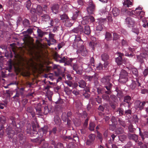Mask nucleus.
<instances>
[{"label":"nucleus","mask_w":148,"mask_h":148,"mask_svg":"<svg viewBox=\"0 0 148 148\" xmlns=\"http://www.w3.org/2000/svg\"><path fill=\"white\" fill-rule=\"evenodd\" d=\"M5 133L6 134V136L9 139H12L14 135L17 134H16V132L13 130L12 128L10 126H8L5 130Z\"/></svg>","instance_id":"6"},{"label":"nucleus","mask_w":148,"mask_h":148,"mask_svg":"<svg viewBox=\"0 0 148 148\" xmlns=\"http://www.w3.org/2000/svg\"><path fill=\"white\" fill-rule=\"evenodd\" d=\"M71 92L75 96H77L79 94V90L77 89H74L72 90Z\"/></svg>","instance_id":"64"},{"label":"nucleus","mask_w":148,"mask_h":148,"mask_svg":"<svg viewBox=\"0 0 148 148\" xmlns=\"http://www.w3.org/2000/svg\"><path fill=\"white\" fill-rule=\"evenodd\" d=\"M147 103H148V101H140L139 100L136 101L135 103L136 109L138 110H143Z\"/></svg>","instance_id":"10"},{"label":"nucleus","mask_w":148,"mask_h":148,"mask_svg":"<svg viewBox=\"0 0 148 148\" xmlns=\"http://www.w3.org/2000/svg\"><path fill=\"white\" fill-rule=\"evenodd\" d=\"M105 86L103 88H106L105 93L107 95H110L112 93V88L113 85L111 83L108 84L104 85Z\"/></svg>","instance_id":"17"},{"label":"nucleus","mask_w":148,"mask_h":148,"mask_svg":"<svg viewBox=\"0 0 148 148\" xmlns=\"http://www.w3.org/2000/svg\"><path fill=\"white\" fill-rule=\"evenodd\" d=\"M137 144L138 146H139L140 148H147V144L144 143V144L141 141H138L137 142Z\"/></svg>","instance_id":"40"},{"label":"nucleus","mask_w":148,"mask_h":148,"mask_svg":"<svg viewBox=\"0 0 148 148\" xmlns=\"http://www.w3.org/2000/svg\"><path fill=\"white\" fill-rule=\"evenodd\" d=\"M96 135L95 134H91L89 135L88 136L89 139L91 140L95 141V139Z\"/></svg>","instance_id":"58"},{"label":"nucleus","mask_w":148,"mask_h":148,"mask_svg":"<svg viewBox=\"0 0 148 148\" xmlns=\"http://www.w3.org/2000/svg\"><path fill=\"white\" fill-rule=\"evenodd\" d=\"M31 5V0H28L25 3L26 7L27 8L28 10H29L30 9Z\"/></svg>","instance_id":"49"},{"label":"nucleus","mask_w":148,"mask_h":148,"mask_svg":"<svg viewBox=\"0 0 148 148\" xmlns=\"http://www.w3.org/2000/svg\"><path fill=\"white\" fill-rule=\"evenodd\" d=\"M31 12L32 14L30 18V19L33 23L36 22L38 19L36 14L34 13V11H32V10H31Z\"/></svg>","instance_id":"27"},{"label":"nucleus","mask_w":148,"mask_h":148,"mask_svg":"<svg viewBox=\"0 0 148 148\" xmlns=\"http://www.w3.org/2000/svg\"><path fill=\"white\" fill-rule=\"evenodd\" d=\"M129 50L130 51L129 52H126L125 55L129 57H132L134 56L133 52L134 51V49L131 48H129Z\"/></svg>","instance_id":"30"},{"label":"nucleus","mask_w":148,"mask_h":148,"mask_svg":"<svg viewBox=\"0 0 148 148\" xmlns=\"http://www.w3.org/2000/svg\"><path fill=\"white\" fill-rule=\"evenodd\" d=\"M97 75L96 74H94L92 76H89L88 75H85L84 76V79L86 80L87 81L91 82L92 80L93 79H94L97 78Z\"/></svg>","instance_id":"29"},{"label":"nucleus","mask_w":148,"mask_h":148,"mask_svg":"<svg viewBox=\"0 0 148 148\" xmlns=\"http://www.w3.org/2000/svg\"><path fill=\"white\" fill-rule=\"evenodd\" d=\"M101 58L102 60L105 62H106L109 58V56L106 53L103 54L101 56Z\"/></svg>","instance_id":"43"},{"label":"nucleus","mask_w":148,"mask_h":148,"mask_svg":"<svg viewBox=\"0 0 148 148\" xmlns=\"http://www.w3.org/2000/svg\"><path fill=\"white\" fill-rule=\"evenodd\" d=\"M116 112H119V115L120 116H122L124 115V110L122 108H118Z\"/></svg>","instance_id":"54"},{"label":"nucleus","mask_w":148,"mask_h":148,"mask_svg":"<svg viewBox=\"0 0 148 148\" xmlns=\"http://www.w3.org/2000/svg\"><path fill=\"white\" fill-rule=\"evenodd\" d=\"M24 141H23V144L24 145L25 148H30L31 147L30 144L27 141H26L24 140Z\"/></svg>","instance_id":"51"},{"label":"nucleus","mask_w":148,"mask_h":148,"mask_svg":"<svg viewBox=\"0 0 148 148\" xmlns=\"http://www.w3.org/2000/svg\"><path fill=\"white\" fill-rule=\"evenodd\" d=\"M97 92L98 94L105 93V89L101 87H99L97 88Z\"/></svg>","instance_id":"45"},{"label":"nucleus","mask_w":148,"mask_h":148,"mask_svg":"<svg viewBox=\"0 0 148 148\" xmlns=\"http://www.w3.org/2000/svg\"><path fill=\"white\" fill-rule=\"evenodd\" d=\"M77 2L78 5L77 6V7H78V8H79V9H82V8L81 6H82L84 5L83 1L82 0H78Z\"/></svg>","instance_id":"52"},{"label":"nucleus","mask_w":148,"mask_h":148,"mask_svg":"<svg viewBox=\"0 0 148 148\" xmlns=\"http://www.w3.org/2000/svg\"><path fill=\"white\" fill-rule=\"evenodd\" d=\"M46 5H44L43 8L40 5H38L36 10L38 13L40 14L42 20L45 21H46L45 19L46 18V15L44 12L46 13Z\"/></svg>","instance_id":"4"},{"label":"nucleus","mask_w":148,"mask_h":148,"mask_svg":"<svg viewBox=\"0 0 148 148\" xmlns=\"http://www.w3.org/2000/svg\"><path fill=\"white\" fill-rule=\"evenodd\" d=\"M105 39L107 41L110 40L112 39V35L109 32H106L105 34Z\"/></svg>","instance_id":"38"},{"label":"nucleus","mask_w":148,"mask_h":148,"mask_svg":"<svg viewBox=\"0 0 148 148\" xmlns=\"http://www.w3.org/2000/svg\"><path fill=\"white\" fill-rule=\"evenodd\" d=\"M60 121V119L58 116L56 115L55 116L54 121L56 124H58L59 123Z\"/></svg>","instance_id":"53"},{"label":"nucleus","mask_w":148,"mask_h":148,"mask_svg":"<svg viewBox=\"0 0 148 148\" xmlns=\"http://www.w3.org/2000/svg\"><path fill=\"white\" fill-rule=\"evenodd\" d=\"M20 93L18 92H16V95L12 98L14 99V101L16 102H19L20 101Z\"/></svg>","instance_id":"44"},{"label":"nucleus","mask_w":148,"mask_h":148,"mask_svg":"<svg viewBox=\"0 0 148 148\" xmlns=\"http://www.w3.org/2000/svg\"><path fill=\"white\" fill-rule=\"evenodd\" d=\"M127 68L131 71V73L133 77H137L138 75V72L137 69L134 67H129Z\"/></svg>","instance_id":"23"},{"label":"nucleus","mask_w":148,"mask_h":148,"mask_svg":"<svg viewBox=\"0 0 148 148\" xmlns=\"http://www.w3.org/2000/svg\"><path fill=\"white\" fill-rule=\"evenodd\" d=\"M120 11L118 9L116 8H114L112 11V13L114 16H118L119 14Z\"/></svg>","instance_id":"37"},{"label":"nucleus","mask_w":148,"mask_h":148,"mask_svg":"<svg viewBox=\"0 0 148 148\" xmlns=\"http://www.w3.org/2000/svg\"><path fill=\"white\" fill-rule=\"evenodd\" d=\"M88 6L87 8V10L88 14H92L93 13L95 8L94 4L93 3L92 1H90L88 4Z\"/></svg>","instance_id":"12"},{"label":"nucleus","mask_w":148,"mask_h":148,"mask_svg":"<svg viewBox=\"0 0 148 148\" xmlns=\"http://www.w3.org/2000/svg\"><path fill=\"white\" fill-rule=\"evenodd\" d=\"M78 86L80 88H84L86 86V83L83 80H79L78 82Z\"/></svg>","instance_id":"32"},{"label":"nucleus","mask_w":148,"mask_h":148,"mask_svg":"<svg viewBox=\"0 0 148 148\" xmlns=\"http://www.w3.org/2000/svg\"><path fill=\"white\" fill-rule=\"evenodd\" d=\"M123 5L125 7H128L132 5V2L130 0H125L123 2Z\"/></svg>","instance_id":"41"},{"label":"nucleus","mask_w":148,"mask_h":148,"mask_svg":"<svg viewBox=\"0 0 148 148\" xmlns=\"http://www.w3.org/2000/svg\"><path fill=\"white\" fill-rule=\"evenodd\" d=\"M94 141L89 139H87L86 142V145H92L94 144Z\"/></svg>","instance_id":"59"},{"label":"nucleus","mask_w":148,"mask_h":148,"mask_svg":"<svg viewBox=\"0 0 148 148\" xmlns=\"http://www.w3.org/2000/svg\"><path fill=\"white\" fill-rule=\"evenodd\" d=\"M119 57L115 58L116 62L118 65H121L124 62V55L123 54L119 53Z\"/></svg>","instance_id":"18"},{"label":"nucleus","mask_w":148,"mask_h":148,"mask_svg":"<svg viewBox=\"0 0 148 148\" xmlns=\"http://www.w3.org/2000/svg\"><path fill=\"white\" fill-rule=\"evenodd\" d=\"M79 10H77L75 13H74L72 17V19L73 20H75L77 19V18L78 15L79 13Z\"/></svg>","instance_id":"60"},{"label":"nucleus","mask_w":148,"mask_h":148,"mask_svg":"<svg viewBox=\"0 0 148 148\" xmlns=\"http://www.w3.org/2000/svg\"><path fill=\"white\" fill-rule=\"evenodd\" d=\"M127 137L130 140H133L136 142H138V136L136 134L128 133L127 134Z\"/></svg>","instance_id":"25"},{"label":"nucleus","mask_w":148,"mask_h":148,"mask_svg":"<svg viewBox=\"0 0 148 148\" xmlns=\"http://www.w3.org/2000/svg\"><path fill=\"white\" fill-rule=\"evenodd\" d=\"M84 28L82 26L79 25L77 27L74 28L72 30V32L74 33L81 34L83 33Z\"/></svg>","instance_id":"22"},{"label":"nucleus","mask_w":148,"mask_h":148,"mask_svg":"<svg viewBox=\"0 0 148 148\" xmlns=\"http://www.w3.org/2000/svg\"><path fill=\"white\" fill-rule=\"evenodd\" d=\"M141 10H139L138 9L136 8V10L133 11L132 12V13L134 14H135L136 16H139L140 14V12Z\"/></svg>","instance_id":"63"},{"label":"nucleus","mask_w":148,"mask_h":148,"mask_svg":"<svg viewBox=\"0 0 148 148\" xmlns=\"http://www.w3.org/2000/svg\"><path fill=\"white\" fill-rule=\"evenodd\" d=\"M139 135L140 136L142 141L144 143L148 144V132L145 131L142 132L139 128Z\"/></svg>","instance_id":"11"},{"label":"nucleus","mask_w":148,"mask_h":148,"mask_svg":"<svg viewBox=\"0 0 148 148\" xmlns=\"http://www.w3.org/2000/svg\"><path fill=\"white\" fill-rule=\"evenodd\" d=\"M97 138L100 140L101 142L102 143L103 139L102 134L98 131H97Z\"/></svg>","instance_id":"48"},{"label":"nucleus","mask_w":148,"mask_h":148,"mask_svg":"<svg viewBox=\"0 0 148 148\" xmlns=\"http://www.w3.org/2000/svg\"><path fill=\"white\" fill-rule=\"evenodd\" d=\"M59 8V5L58 4H55L53 5L51 7V10L55 14L58 13V9Z\"/></svg>","instance_id":"28"},{"label":"nucleus","mask_w":148,"mask_h":148,"mask_svg":"<svg viewBox=\"0 0 148 148\" xmlns=\"http://www.w3.org/2000/svg\"><path fill=\"white\" fill-rule=\"evenodd\" d=\"M131 84L129 85V87L132 90H134L136 85H137L138 87L140 86L141 84L140 83L138 79H136V82L132 80H131Z\"/></svg>","instance_id":"20"},{"label":"nucleus","mask_w":148,"mask_h":148,"mask_svg":"<svg viewBox=\"0 0 148 148\" xmlns=\"http://www.w3.org/2000/svg\"><path fill=\"white\" fill-rule=\"evenodd\" d=\"M61 138L66 141H68L69 140H73L76 141L79 140V138L77 133L75 132L74 134H71L70 136H62Z\"/></svg>","instance_id":"9"},{"label":"nucleus","mask_w":148,"mask_h":148,"mask_svg":"<svg viewBox=\"0 0 148 148\" xmlns=\"http://www.w3.org/2000/svg\"><path fill=\"white\" fill-rule=\"evenodd\" d=\"M95 20V18L92 16L89 15L83 17L81 23L82 24L85 25L88 23L89 22L93 23Z\"/></svg>","instance_id":"8"},{"label":"nucleus","mask_w":148,"mask_h":148,"mask_svg":"<svg viewBox=\"0 0 148 148\" xmlns=\"http://www.w3.org/2000/svg\"><path fill=\"white\" fill-rule=\"evenodd\" d=\"M111 77L110 76H105L102 78L101 79V82L103 85H105L110 83Z\"/></svg>","instance_id":"19"},{"label":"nucleus","mask_w":148,"mask_h":148,"mask_svg":"<svg viewBox=\"0 0 148 148\" xmlns=\"http://www.w3.org/2000/svg\"><path fill=\"white\" fill-rule=\"evenodd\" d=\"M72 21L69 18L64 22V25L67 27H70L73 25Z\"/></svg>","instance_id":"33"},{"label":"nucleus","mask_w":148,"mask_h":148,"mask_svg":"<svg viewBox=\"0 0 148 148\" xmlns=\"http://www.w3.org/2000/svg\"><path fill=\"white\" fill-rule=\"evenodd\" d=\"M53 57L55 61L59 62L60 63H64L68 58L66 56H64L62 57L56 52L54 53L53 55Z\"/></svg>","instance_id":"7"},{"label":"nucleus","mask_w":148,"mask_h":148,"mask_svg":"<svg viewBox=\"0 0 148 148\" xmlns=\"http://www.w3.org/2000/svg\"><path fill=\"white\" fill-rule=\"evenodd\" d=\"M83 33L87 35H89L90 34V30L89 26L86 25L84 27Z\"/></svg>","instance_id":"34"},{"label":"nucleus","mask_w":148,"mask_h":148,"mask_svg":"<svg viewBox=\"0 0 148 148\" xmlns=\"http://www.w3.org/2000/svg\"><path fill=\"white\" fill-rule=\"evenodd\" d=\"M57 131V129L56 127L53 128L49 132L50 135L51 136V135H55L56 134Z\"/></svg>","instance_id":"50"},{"label":"nucleus","mask_w":148,"mask_h":148,"mask_svg":"<svg viewBox=\"0 0 148 148\" xmlns=\"http://www.w3.org/2000/svg\"><path fill=\"white\" fill-rule=\"evenodd\" d=\"M128 75V73L126 71L122 69L120 72L119 75V78L121 79H124L123 81L125 82L127 81V76Z\"/></svg>","instance_id":"15"},{"label":"nucleus","mask_w":148,"mask_h":148,"mask_svg":"<svg viewBox=\"0 0 148 148\" xmlns=\"http://www.w3.org/2000/svg\"><path fill=\"white\" fill-rule=\"evenodd\" d=\"M131 99V97L130 96L128 95H126L124 97V101L122 102V104L124 106L127 105L128 107L129 108L131 104L130 102Z\"/></svg>","instance_id":"13"},{"label":"nucleus","mask_w":148,"mask_h":148,"mask_svg":"<svg viewBox=\"0 0 148 148\" xmlns=\"http://www.w3.org/2000/svg\"><path fill=\"white\" fill-rule=\"evenodd\" d=\"M72 61V59H69L68 58V59H67V60L64 63V65L66 66V65H71V63Z\"/></svg>","instance_id":"57"},{"label":"nucleus","mask_w":148,"mask_h":148,"mask_svg":"<svg viewBox=\"0 0 148 148\" xmlns=\"http://www.w3.org/2000/svg\"><path fill=\"white\" fill-rule=\"evenodd\" d=\"M117 118L114 116H112L111 119L112 124H109L110 130H112V129H114L116 127V125L118 124Z\"/></svg>","instance_id":"14"},{"label":"nucleus","mask_w":148,"mask_h":148,"mask_svg":"<svg viewBox=\"0 0 148 148\" xmlns=\"http://www.w3.org/2000/svg\"><path fill=\"white\" fill-rule=\"evenodd\" d=\"M26 111L27 112L31 113L33 117L35 116V113L34 111V109L31 106L28 107L26 109Z\"/></svg>","instance_id":"35"},{"label":"nucleus","mask_w":148,"mask_h":148,"mask_svg":"<svg viewBox=\"0 0 148 148\" xmlns=\"http://www.w3.org/2000/svg\"><path fill=\"white\" fill-rule=\"evenodd\" d=\"M49 19L48 21V25H47V27H50L52 26H53L54 25V22L53 19L50 18L49 16L47 15V19Z\"/></svg>","instance_id":"31"},{"label":"nucleus","mask_w":148,"mask_h":148,"mask_svg":"<svg viewBox=\"0 0 148 148\" xmlns=\"http://www.w3.org/2000/svg\"><path fill=\"white\" fill-rule=\"evenodd\" d=\"M138 60L140 62V63L143 64L144 62V59L143 58L141 57L140 55H137L136 56Z\"/></svg>","instance_id":"62"},{"label":"nucleus","mask_w":148,"mask_h":148,"mask_svg":"<svg viewBox=\"0 0 148 148\" xmlns=\"http://www.w3.org/2000/svg\"><path fill=\"white\" fill-rule=\"evenodd\" d=\"M9 121L11 122L10 123L12 125L13 128L15 130L16 132V134H18L21 131V129L20 127V125L18 123L17 124L16 123L15 119L14 117L11 116L10 119Z\"/></svg>","instance_id":"5"},{"label":"nucleus","mask_w":148,"mask_h":148,"mask_svg":"<svg viewBox=\"0 0 148 148\" xmlns=\"http://www.w3.org/2000/svg\"><path fill=\"white\" fill-rule=\"evenodd\" d=\"M54 35L51 33L49 34V39H47V45L50 46L51 45H53L56 42V40L54 39ZM48 47L47 46V49Z\"/></svg>","instance_id":"16"},{"label":"nucleus","mask_w":148,"mask_h":148,"mask_svg":"<svg viewBox=\"0 0 148 148\" xmlns=\"http://www.w3.org/2000/svg\"><path fill=\"white\" fill-rule=\"evenodd\" d=\"M54 148H65V147L62 143L59 142L55 146Z\"/></svg>","instance_id":"55"},{"label":"nucleus","mask_w":148,"mask_h":148,"mask_svg":"<svg viewBox=\"0 0 148 148\" xmlns=\"http://www.w3.org/2000/svg\"><path fill=\"white\" fill-rule=\"evenodd\" d=\"M109 104L113 110H114L115 109L116 106V104L114 102H113L112 101H110Z\"/></svg>","instance_id":"61"},{"label":"nucleus","mask_w":148,"mask_h":148,"mask_svg":"<svg viewBox=\"0 0 148 148\" xmlns=\"http://www.w3.org/2000/svg\"><path fill=\"white\" fill-rule=\"evenodd\" d=\"M126 23L129 25V27H133L135 24L134 20L132 18L130 17L125 19Z\"/></svg>","instance_id":"21"},{"label":"nucleus","mask_w":148,"mask_h":148,"mask_svg":"<svg viewBox=\"0 0 148 148\" xmlns=\"http://www.w3.org/2000/svg\"><path fill=\"white\" fill-rule=\"evenodd\" d=\"M60 17L61 18V20L62 21L63 23L68 20V19H69L68 16L65 14L60 15Z\"/></svg>","instance_id":"46"},{"label":"nucleus","mask_w":148,"mask_h":148,"mask_svg":"<svg viewBox=\"0 0 148 148\" xmlns=\"http://www.w3.org/2000/svg\"><path fill=\"white\" fill-rule=\"evenodd\" d=\"M90 92V89L89 88H87L86 89H84L83 90L82 96L87 99L89 98L90 95L89 93Z\"/></svg>","instance_id":"26"},{"label":"nucleus","mask_w":148,"mask_h":148,"mask_svg":"<svg viewBox=\"0 0 148 148\" xmlns=\"http://www.w3.org/2000/svg\"><path fill=\"white\" fill-rule=\"evenodd\" d=\"M96 125L95 123L91 122L89 124V129L91 131H93L94 130L95 127Z\"/></svg>","instance_id":"39"},{"label":"nucleus","mask_w":148,"mask_h":148,"mask_svg":"<svg viewBox=\"0 0 148 148\" xmlns=\"http://www.w3.org/2000/svg\"><path fill=\"white\" fill-rule=\"evenodd\" d=\"M23 24L25 27H30V23L29 20L26 18H25L23 21Z\"/></svg>","instance_id":"36"},{"label":"nucleus","mask_w":148,"mask_h":148,"mask_svg":"<svg viewBox=\"0 0 148 148\" xmlns=\"http://www.w3.org/2000/svg\"><path fill=\"white\" fill-rule=\"evenodd\" d=\"M48 52L47 51V72L53 69H56L54 71L56 76H62L63 78L65 77V75L61 70V67L58 65L53 64L51 63L48 60Z\"/></svg>","instance_id":"2"},{"label":"nucleus","mask_w":148,"mask_h":148,"mask_svg":"<svg viewBox=\"0 0 148 148\" xmlns=\"http://www.w3.org/2000/svg\"><path fill=\"white\" fill-rule=\"evenodd\" d=\"M43 106H41L40 103H38L34 106V108L36 110V112L38 115L41 116L42 113V112L41 107Z\"/></svg>","instance_id":"24"},{"label":"nucleus","mask_w":148,"mask_h":148,"mask_svg":"<svg viewBox=\"0 0 148 148\" xmlns=\"http://www.w3.org/2000/svg\"><path fill=\"white\" fill-rule=\"evenodd\" d=\"M118 121L119 124L123 127H125L126 125L125 122L122 119L118 118Z\"/></svg>","instance_id":"56"},{"label":"nucleus","mask_w":148,"mask_h":148,"mask_svg":"<svg viewBox=\"0 0 148 148\" xmlns=\"http://www.w3.org/2000/svg\"><path fill=\"white\" fill-rule=\"evenodd\" d=\"M83 43V41L81 38L80 36L79 35L76 36L73 46L75 48L80 47V48L77 51V53L80 54L83 56H86L88 53V51L84 46L82 45Z\"/></svg>","instance_id":"1"},{"label":"nucleus","mask_w":148,"mask_h":148,"mask_svg":"<svg viewBox=\"0 0 148 148\" xmlns=\"http://www.w3.org/2000/svg\"><path fill=\"white\" fill-rule=\"evenodd\" d=\"M115 132L117 134H122L124 132L123 128L122 127H120L116 129Z\"/></svg>","instance_id":"47"},{"label":"nucleus","mask_w":148,"mask_h":148,"mask_svg":"<svg viewBox=\"0 0 148 148\" xmlns=\"http://www.w3.org/2000/svg\"><path fill=\"white\" fill-rule=\"evenodd\" d=\"M37 32L38 34V36L39 38L42 37L43 35L46 33V32H44L39 28L38 29Z\"/></svg>","instance_id":"42"},{"label":"nucleus","mask_w":148,"mask_h":148,"mask_svg":"<svg viewBox=\"0 0 148 148\" xmlns=\"http://www.w3.org/2000/svg\"><path fill=\"white\" fill-rule=\"evenodd\" d=\"M32 127L33 128V132L32 133L33 134H36L38 132H41V134H42V136H45L46 133V130L42 127L38 131V129L39 128V126L37 122L34 123L32 124Z\"/></svg>","instance_id":"3"}]
</instances>
